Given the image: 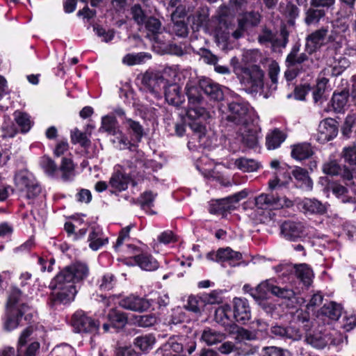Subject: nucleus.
<instances>
[{
	"label": "nucleus",
	"mask_w": 356,
	"mask_h": 356,
	"mask_svg": "<svg viewBox=\"0 0 356 356\" xmlns=\"http://www.w3.org/2000/svg\"><path fill=\"white\" fill-rule=\"evenodd\" d=\"M88 273L87 265L81 262L74 263L61 270L49 284L52 290L49 296L50 305L56 307L72 302L77 292L75 284L87 277Z\"/></svg>",
	"instance_id": "1"
},
{
	"label": "nucleus",
	"mask_w": 356,
	"mask_h": 356,
	"mask_svg": "<svg viewBox=\"0 0 356 356\" xmlns=\"http://www.w3.org/2000/svg\"><path fill=\"white\" fill-rule=\"evenodd\" d=\"M188 97V109L186 115L192 120L189 123L191 129L201 142L206 134V127L204 122L210 117L209 112L204 107V99L199 88L188 83L185 87Z\"/></svg>",
	"instance_id": "2"
},
{
	"label": "nucleus",
	"mask_w": 356,
	"mask_h": 356,
	"mask_svg": "<svg viewBox=\"0 0 356 356\" xmlns=\"http://www.w3.org/2000/svg\"><path fill=\"white\" fill-rule=\"evenodd\" d=\"M17 188L29 200L35 198L41 192V187L33 175L27 172H19L15 178Z\"/></svg>",
	"instance_id": "3"
},
{
	"label": "nucleus",
	"mask_w": 356,
	"mask_h": 356,
	"mask_svg": "<svg viewBox=\"0 0 356 356\" xmlns=\"http://www.w3.org/2000/svg\"><path fill=\"white\" fill-rule=\"evenodd\" d=\"M196 348L195 342L191 338L185 336H172L168 339L161 350L164 352L172 351L175 353H180L186 351L188 354H191Z\"/></svg>",
	"instance_id": "4"
},
{
	"label": "nucleus",
	"mask_w": 356,
	"mask_h": 356,
	"mask_svg": "<svg viewBox=\"0 0 356 356\" xmlns=\"http://www.w3.org/2000/svg\"><path fill=\"white\" fill-rule=\"evenodd\" d=\"M255 204L260 209H278L283 207H291L293 205V202L285 196L280 197L274 194L261 193L255 198Z\"/></svg>",
	"instance_id": "5"
},
{
	"label": "nucleus",
	"mask_w": 356,
	"mask_h": 356,
	"mask_svg": "<svg viewBox=\"0 0 356 356\" xmlns=\"http://www.w3.org/2000/svg\"><path fill=\"white\" fill-rule=\"evenodd\" d=\"M227 120L237 125H246L250 120L248 106L242 102H232L228 106Z\"/></svg>",
	"instance_id": "6"
},
{
	"label": "nucleus",
	"mask_w": 356,
	"mask_h": 356,
	"mask_svg": "<svg viewBox=\"0 0 356 356\" xmlns=\"http://www.w3.org/2000/svg\"><path fill=\"white\" fill-rule=\"evenodd\" d=\"M207 259L218 262L228 263L231 266H236L242 259V254L239 252L234 251L229 247L219 248L216 252H210L206 255Z\"/></svg>",
	"instance_id": "7"
},
{
	"label": "nucleus",
	"mask_w": 356,
	"mask_h": 356,
	"mask_svg": "<svg viewBox=\"0 0 356 356\" xmlns=\"http://www.w3.org/2000/svg\"><path fill=\"white\" fill-rule=\"evenodd\" d=\"M152 302V299L148 300L135 294H130L122 298L118 304L124 309L141 313L150 308Z\"/></svg>",
	"instance_id": "8"
},
{
	"label": "nucleus",
	"mask_w": 356,
	"mask_h": 356,
	"mask_svg": "<svg viewBox=\"0 0 356 356\" xmlns=\"http://www.w3.org/2000/svg\"><path fill=\"white\" fill-rule=\"evenodd\" d=\"M246 195L245 191H241L227 197L212 201L209 206V212L213 214H223L232 209L234 203L244 199Z\"/></svg>",
	"instance_id": "9"
},
{
	"label": "nucleus",
	"mask_w": 356,
	"mask_h": 356,
	"mask_svg": "<svg viewBox=\"0 0 356 356\" xmlns=\"http://www.w3.org/2000/svg\"><path fill=\"white\" fill-rule=\"evenodd\" d=\"M72 324L78 332H95L98 330L99 324L95 320L88 316L84 312L80 310L76 312L72 318Z\"/></svg>",
	"instance_id": "10"
},
{
	"label": "nucleus",
	"mask_w": 356,
	"mask_h": 356,
	"mask_svg": "<svg viewBox=\"0 0 356 356\" xmlns=\"http://www.w3.org/2000/svg\"><path fill=\"white\" fill-rule=\"evenodd\" d=\"M338 133L336 121L332 118L322 120L318 127L317 140L321 143H327L334 138Z\"/></svg>",
	"instance_id": "11"
},
{
	"label": "nucleus",
	"mask_w": 356,
	"mask_h": 356,
	"mask_svg": "<svg viewBox=\"0 0 356 356\" xmlns=\"http://www.w3.org/2000/svg\"><path fill=\"white\" fill-rule=\"evenodd\" d=\"M327 33V28L321 27L309 34L305 38V51L309 54L316 51L324 44Z\"/></svg>",
	"instance_id": "12"
},
{
	"label": "nucleus",
	"mask_w": 356,
	"mask_h": 356,
	"mask_svg": "<svg viewBox=\"0 0 356 356\" xmlns=\"http://www.w3.org/2000/svg\"><path fill=\"white\" fill-rule=\"evenodd\" d=\"M23 310L13 309H7V314L4 320L3 327L7 331H11L17 328L22 319V316L25 315L26 319L28 314L27 312L29 310V307L26 304L21 305Z\"/></svg>",
	"instance_id": "13"
},
{
	"label": "nucleus",
	"mask_w": 356,
	"mask_h": 356,
	"mask_svg": "<svg viewBox=\"0 0 356 356\" xmlns=\"http://www.w3.org/2000/svg\"><path fill=\"white\" fill-rule=\"evenodd\" d=\"M234 302V318L239 323L245 324L251 318L250 308L245 298H235Z\"/></svg>",
	"instance_id": "14"
},
{
	"label": "nucleus",
	"mask_w": 356,
	"mask_h": 356,
	"mask_svg": "<svg viewBox=\"0 0 356 356\" xmlns=\"http://www.w3.org/2000/svg\"><path fill=\"white\" fill-rule=\"evenodd\" d=\"M165 79L157 72H146L142 78V84L152 93H158L161 86L166 84Z\"/></svg>",
	"instance_id": "15"
},
{
	"label": "nucleus",
	"mask_w": 356,
	"mask_h": 356,
	"mask_svg": "<svg viewBox=\"0 0 356 356\" xmlns=\"http://www.w3.org/2000/svg\"><path fill=\"white\" fill-rule=\"evenodd\" d=\"M281 234L289 241H296L305 235V227L301 222L285 221L281 225Z\"/></svg>",
	"instance_id": "16"
},
{
	"label": "nucleus",
	"mask_w": 356,
	"mask_h": 356,
	"mask_svg": "<svg viewBox=\"0 0 356 356\" xmlns=\"http://www.w3.org/2000/svg\"><path fill=\"white\" fill-rule=\"evenodd\" d=\"M199 86L202 90L211 99L221 101L224 98L221 86L209 78H202L199 81Z\"/></svg>",
	"instance_id": "17"
},
{
	"label": "nucleus",
	"mask_w": 356,
	"mask_h": 356,
	"mask_svg": "<svg viewBox=\"0 0 356 356\" xmlns=\"http://www.w3.org/2000/svg\"><path fill=\"white\" fill-rule=\"evenodd\" d=\"M232 310L229 305H223L216 309L214 320L223 326L227 332H229L230 327L235 323L232 319Z\"/></svg>",
	"instance_id": "18"
},
{
	"label": "nucleus",
	"mask_w": 356,
	"mask_h": 356,
	"mask_svg": "<svg viewBox=\"0 0 356 356\" xmlns=\"http://www.w3.org/2000/svg\"><path fill=\"white\" fill-rule=\"evenodd\" d=\"M130 181V177L126 173L122 171L120 166L115 168L114 172L112 174L109 186L117 191H125L128 188Z\"/></svg>",
	"instance_id": "19"
},
{
	"label": "nucleus",
	"mask_w": 356,
	"mask_h": 356,
	"mask_svg": "<svg viewBox=\"0 0 356 356\" xmlns=\"http://www.w3.org/2000/svg\"><path fill=\"white\" fill-rule=\"evenodd\" d=\"M122 124L125 126L128 134H130L131 140L135 143H140L145 135L143 125L139 122L129 118H124Z\"/></svg>",
	"instance_id": "20"
},
{
	"label": "nucleus",
	"mask_w": 356,
	"mask_h": 356,
	"mask_svg": "<svg viewBox=\"0 0 356 356\" xmlns=\"http://www.w3.org/2000/svg\"><path fill=\"white\" fill-rule=\"evenodd\" d=\"M165 98L169 104L179 106L184 101V97L181 94V89L178 84L170 83L164 86Z\"/></svg>",
	"instance_id": "21"
},
{
	"label": "nucleus",
	"mask_w": 356,
	"mask_h": 356,
	"mask_svg": "<svg viewBox=\"0 0 356 356\" xmlns=\"http://www.w3.org/2000/svg\"><path fill=\"white\" fill-rule=\"evenodd\" d=\"M292 175L296 180L297 186L299 188L307 191L312 190L313 181L306 170L300 167H296L293 170Z\"/></svg>",
	"instance_id": "22"
},
{
	"label": "nucleus",
	"mask_w": 356,
	"mask_h": 356,
	"mask_svg": "<svg viewBox=\"0 0 356 356\" xmlns=\"http://www.w3.org/2000/svg\"><path fill=\"white\" fill-rule=\"evenodd\" d=\"M241 129L243 143L249 147H254L258 143L259 131L253 125H243Z\"/></svg>",
	"instance_id": "23"
},
{
	"label": "nucleus",
	"mask_w": 356,
	"mask_h": 356,
	"mask_svg": "<svg viewBox=\"0 0 356 356\" xmlns=\"http://www.w3.org/2000/svg\"><path fill=\"white\" fill-rule=\"evenodd\" d=\"M229 333L230 334H236L234 339L238 343H241L244 341H254L257 339V331L238 327L236 324L230 327Z\"/></svg>",
	"instance_id": "24"
},
{
	"label": "nucleus",
	"mask_w": 356,
	"mask_h": 356,
	"mask_svg": "<svg viewBox=\"0 0 356 356\" xmlns=\"http://www.w3.org/2000/svg\"><path fill=\"white\" fill-rule=\"evenodd\" d=\"M300 205L305 213L323 214L326 211L325 204L315 198H305Z\"/></svg>",
	"instance_id": "25"
},
{
	"label": "nucleus",
	"mask_w": 356,
	"mask_h": 356,
	"mask_svg": "<svg viewBox=\"0 0 356 356\" xmlns=\"http://www.w3.org/2000/svg\"><path fill=\"white\" fill-rule=\"evenodd\" d=\"M136 264L143 270H155L159 268V263L152 255L143 253L134 257Z\"/></svg>",
	"instance_id": "26"
},
{
	"label": "nucleus",
	"mask_w": 356,
	"mask_h": 356,
	"mask_svg": "<svg viewBox=\"0 0 356 356\" xmlns=\"http://www.w3.org/2000/svg\"><path fill=\"white\" fill-rule=\"evenodd\" d=\"M143 28L147 33V37L150 39H155L156 36L161 33L163 29L161 21L152 16L147 17L143 24L141 25V29Z\"/></svg>",
	"instance_id": "27"
},
{
	"label": "nucleus",
	"mask_w": 356,
	"mask_h": 356,
	"mask_svg": "<svg viewBox=\"0 0 356 356\" xmlns=\"http://www.w3.org/2000/svg\"><path fill=\"white\" fill-rule=\"evenodd\" d=\"M296 277L305 286H309L313 282L314 273L306 264L295 265Z\"/></svg>",
	"instance_id": "28"
},
{
	"label": "nucleus",
	"mask_w": 356,
	"mask_h": 356,
	"mask_svg": "<svg viewBox=\"0 0 356 356\" xmlns=\"http://www.w3.org/2000/svg\"><path fill=\"white\" fill-rule=\"evenodd\" d=\"M39 348L40 343L37 341L31 342L24 353H19L18 348L15 350L13 347H7L2 350L0 356H35Z\"/></svg>",
	"instance_id": "29"
},
{
	"label": "nucleus",
	"mask_w": 356,
	"mask_h": 356,
	"mask_svg": "<svg viewBox=\"0 0 356 356\" xmlns=\"http://www.w3.org/2000/svg\"><path fill=\"white\" fill-rule=\"evenodd\" d=\"M286 135L278 129L268 133L266 137V145L268 149H275L285 140Z\"/></svg>",
	"instance_id": "30"
},
{
	"label": "nucleus",
	"mask_w": 356,
	"mask_h": 356,
	"mask_svg": "<svg viewBox=\"0 0 356 356\" xmlns=\"http://www.w3.org/2000/svg\"><path fill=\"white\" fill-rule=\"evenodd\" d=\"M226 334L211 328H207L202 332L201 339L207 345L213 346L223 341Z\"/></svg>",
	"instance_id": "31"
},
{
	"label": "nucleus",
	"mask_w": 356,
	"mask_h": 356,
	"mask_svg": "<svg viewBox=\"0 0 356 356\" xmlns=\"http://www.w3.org/2000/svg\"><path fill=\"white\" fill-rule=\"evenodd\" d=\"M291 148V156L299 161L309 158L314 153L310 144L307 143L294 145Z\"/></svg>",
	"instance_id": "32"
},
{
	"label": "nucleus",
	"mask_w": 356,
	"mask_h": 356,
	"mask_svg": "<svg viewBox=\"0 0 356 356\" xmlns=\"http://www.w3.org/2000/svg\"><path fill=\"white\" fill-rule=\"evenodd\" d=\"M88 241L89 242V247L92 250H99L108 242V238H104L102 232L95 227H92L89 233Z\"/></svg>",
	"instance_id": "33"
},
{
	"label": "nucleus",
	"mask_w": 356,
	"mask_h": 356,
	"mask_svg": "<svg viewBox=\"0 0 356 356\" xmlns=\"http://www.w3.org/2000/svg\"><path fill=\"white\" fill-rule=\"evenodd\" d=\"M300 45H294L286 58L287 67H295L296 65L302 64L308 60L306 53L298 54Z\"/></svg>",
	"instance_id": "34"
},
{
	"label": "nucleus",
	"mask_w": 356,
	"mask_h": 356,
	"mask_svg": "<svg viewBox=\"0 0 356 356\" xmlns=\"http://www.w3.org/2000/svg\"><path fill=\"white\" fill-rule=\"evenodd\" d=\"M326 15L324 10L310 6L305 12V23L308 25H316Z\"/></svg>",
	"instance_id": "35"
},
{
	"label": "nucleus",
	"mask_w": 356,
	"mask_h": 356,
	"mask_svg": "<svg viewBox=\"0 0 356 356\" xmlns=\"http://www.w3.org/2000/svg\"><path fill=\"white\" fill-rule=\"evenodd\" d=\"M271 332L275 336L291 339L293 340H299L301 338L300 331L291 327H284L280 325H275L271 327Z\"/></svg>",
	"instance_id": "36"
},
{
	"label": "nucleus",
	"mask_w": 356,
	"mask_h": 356,
	"mask_svg": "<svg viewBox=\"0 0 356 356\" xmlns=\"http://www.w3.org/2000/svg\"><path fill=\"white\" fill-rule=\"evenodd\" d=\"M249 79L248 83L250 84L252 90H257L263 86V71L258 66H253L249 70Z\"/></svg>",
	"instance_id": "37"
},
{
	"label": "nucleus",
	"mask_w": 356,
	"mask_h": 356,
	"mask_svg": "<svg viewBox=\"0 0 356 356\" xmlns=\"http://www.w3.org/2000/svg\"><path fill=\"white\" fill-rule=\"evenodd\" d=\"M100 130H102L112 136H115L118 135L120 129L115 117L107 115L102 118Z\"/></svg>",
	"instance_id": "38"
},
{
	"label": "nucleus",
	"mask_w": 356,
	"mask_h": 356,
	"mask_svg": "<svg viewBox=\"0 0 356 356\" xmlns=\"http://www.w3.org/2000/svg\"><path fill=\"white\" fill-rule=\"evenodd\" d=\"M330 337L328 334L321 332L309 334L306 337L305 341L308 344L316 348L322 349L329 343Z\"/></svg>",
	"instance_id": "39"
},
{
	"label": "nucleus",
	"mask_w": 356,
	"mask_h": 356,
	"mask_svg": "<svg viewBox=\"0 0 356 356\" xmlns=\"http://www.w3.org/2000/svg\"><path fill=\"white\" fill-rule=\"evenodd\" d=\"M13 116L22 133H27L29 131L33 122L31 121L29 114L20 111H15L13 113Z\"/></svg>",
	"instance_id": "40"
},
{
	"label": "nucleus",
	"mask_w": 356,
	"mask_h": 356,
	"mask_svg": "<svg viewBox=\"0 0 356 356\" xmlns=\"http://www.w3.org/2000/svg\"><path fill=\"white\" fill-rule=\"evenodd\" d=\"M24 296L22 291L16 288L13 287L9 293L8 301H7V309H16L23 310L21 305L24 304L22 301Z\"/></svg>",
	"instance_id": "41"
},
{
	"label": "nucleus",
	"mask_w": 356,
	"mask_h": 356,
	"mask_svg": "<svg viewBox=\"0 0 356 356\" xmlns=\"http://www.w3.org/2000/svg\"><path fill=\"white\" fill-rule=\"evenodd\" d=\"M321 313L332 320H338L342 314V307L340 304L330 302L321 309Z\"/></svg>",
	"instance_id": "42"
},
{
	"label": "nucleus",
	"mask_w": 356,
	"mask_h": 356,
	"mask_svg": "<svg viewBox=\"0 0 356 356\" xmlns=\"http://www.w3.org/2000/svg\"><path fill=\"white\" fill-rule=\"evenodd\" d=\"M60 170L61 171V177L63 181H68L72 180L75 175L74 165L72 160L70 158H63Z\"/></svg>",
	"instance_id": "43"
},
{
	"label": "nucleus",
	"mask_w": 356,
	"mask_h": 356,
	"mask_svg": "<svg viewBox=\"0 0 356 356\" xmlns=\"http://www.w3.org/2000/svg\"><path fill=\"white\" fill-rule=\"evenodd\" d=\"M349 95L347 91H341L338 93H334L332 97V106L334 111L340 113L344 110L347 106Z\"/></svg>",
	"instance_id": "44"
},
{
	"label": "nucleus",
	"mask_w": 356,
	"mask_h": 356,
	"mask_svg": "<svg viewBox=\"0 0 356 356\" xmlns=\"http://www.w3.org/2000/svg\"><path fill=\"white\" fill-rule=\"evenodd\" d=\"M275 286L271 283L270 280H266L261 282L255 289H251V296L254 299H263L266 298L267 293L270 291L273 293V289Z\"/></svg>",
	"instance_id": "45"
},
{
	"label": "nucleus",
	"mask_w": 356,
	"mask_h": 356,
	"mask_svg": "<svg viewBox=\"0 0 356 356\" xmlns=\"http://www.w3.org/2000/svg\"><path fill=\"white\" fill-rule=\"evenodd\" d=\"M115 138L113 140V143L115 145V147L119 149H129L133 151L136 148V143L134 141L129 140L128 137L121 130L119 131L118 135L114 136Z\"/></svg>",
	"instance_id": "46"
},
{
	"label": "nucleus",
	"mask_w": 356,
	"mask_h": 356,
	"mask_svg": "<svg viewBox=\"0 0 356 356\" xmlns=\"http://www.w3.org/2000/svg\"><path fill=\"white\" fill-rule=\"evenodd\" d=\"M156 342L154 336L152 334L137 337L134 339V345L142 351H148L153 348Z\"/></svg>",
	"instance_id": "47"
},
{
	"label": "nucleus",
	"mask_w": 356,
	"mask_h": 356,
	"mask_svg": "<svg viewBox=\"0 0 356 356\" xmlns=\"http://www.w3.org/2000/svg\"><path fill=\"white\" fill-rule=\"evenodd\" d=\"M235 165L238 169L249 172L257 171L261 167V164L257 161L247 158L236 159Z\"/></svg>",
	"instance_id": "48"
},
{
	"label": "nucleus",
	"mask_w": 356,
	"mask_h": 356,
	"mask_svg": "<svg viewBox=\"0 0 356 356\" xmlns=\"http://www.w3.org/2000/svg\"><path fill=\"white\" fill-rule=\"evenodd\" d=\"M108 319L114 327L124 326L127 322L125 314L116 309H111L109 311Z\"/></svg>",
	"instance_id": "49"
},
{
	"label": "nucleus",
	"mask_w": 356,
	"mask_h": 356,
	"mask_svg": "<svg viewBox=\"0 0 356 356\" xmlns=\"http://www.w3.org/2000/svg\"><path fill=\"white\" fill-rule=\"evenodd\" d=\"M341 158L344 163L349 166H356V146L344 147L341 153Z\"/></svg>",
	"instance_id": "50"
},
{
	"label": "nucleus",
	"mask_w": 356,
	"mask_h": 356,
	"mask_svg": "<svg viewBox=\"0 0 356 356\" xmlns=\"http://www.w3.org/2000/svg\"><path fill=\"white\" fill-rule=\"evenodd\" d=\"M356 128V113L348 114L341 127L342 135L349 138L354 129Z\"/></svg>",
	"instance_id": "51"
},
{
	"label": "nucleus",
	"mask_w": 356,
	"mask_h": 356,
	"mask_svg": "<svg viewBox=\"0 0 356 356\" xmlns=\"http://www.w3.org/2000/svg\"><path fill=\"white\" fill-rule=\"evenodd\" d=\"M185 307L188 311L195 314H200L204 307V303L200 296H190L188 298Z\"/></svg>",
	"instance_id": "52"
},
{
	"label": "nucleus",
	"mask_w": 356,
	"mask_h": 356,
	"mask_svg": "<svg viewBox=\"0 0 356 356\" xmlns=\"http://www.w3.org/2000/svg\"><path fill=\"white\" fill-rule=\"evenodd\" d=\"M329 80L325 77L318 79L315 88L313 89L312 95L315 102H317L323 97Z\"/></svg>",
	"instance_id": "53"
},
{
	"label": "nucleus",
	"mask_w": 356,
	"mask_h": 356,
	"mask_svg": "<svg viewBox=\"0 0 356 356\" xmlns=\"http://www.w3.org/2000/svg\"><path fill=\"white\" fill-rule=\"evenodd\" d=\"M322 170L325 174L330 176L337 175L341 171V166L336 160H329L325 162Z\"/></svg>",
	"instance_id": "54"
},
{
	"label": "nucleus",
	"mask_w": 356,
	"mask_h": 356,
	"mask_svg": "<svg viewBox=\"0 0 356 356\" xmlns=\"http://www.w3.org/2000/svg\"><path fill=\"white\" fill-rule=\"evenodd\" d=\"M116 280L111 273L104 275L99 281V287L102 291H109L115 285Z\"/></svg>",
	"instance_id": "55"
},
{
	"label": "nucleus",
	"mask_w": 356,
	"mask_h": 356,
	"mask_svg": "<svg viewBox=\"0 0 356 356\" xmlns=\"http://www.w3.org/2000/svg\"><path fill=\"white\" fill-rule=\"evenodd\" d=\"M40 165L49 176H53L58 170L56 163L49 156L41 158Z\"/></svg>",
	"instance_id": "56"
},
{
	"label": "nucleus",
	"mask_w": 356,
	"mask_h": 356,
	"mask_svg": "<svg viewBox=\"0 0 356 356\" xmlns=\"http://www.w3.org/2000/svg\"><path fill=\"white\" fill-rule=\"evenodd\" d=\"M131 14L134 22L141 26L147 18L144 10L139 4H135L131 8Z\"/></svg>",
	"instance_id": "57"
},
{
	"label": "nucleus",
	"mask_w": 356,
	"mask_h": 356,
	"mask_svg": "<svg viewBox=\"0 0 356 356\" xmlns=\"http://www.w3.org/2000/svg\"><path fill=\"white\" fill-rule=\"evenodd\" d=\"M33 328L32 327H28L23 330L18 341L17 348H19V353L26 352V343L30 340L31 336L33 334Z\"/></svg>",
	"instance_id": "58"
},
{
	"label": "nucleus",
	"mask_w": 356,
	"mask_h": 356,
	"mask_svg": "<svg viewBox=\"0 0 356 356\" xmlns=\"http://www.w3.org/2000/svg\"><path fill=\"white\" fill-rule=\"evenodd\" d=\"M258 350L256 346L248 343H241L236 346L235 356H250L254 354Z\"/></svg>",
	"instance_id": "59"
},
{
	"label": "nucleus",
	"mask_w": 356,
	"mask_h": 356,
	"mask_svg": "<svg viewBox=\"0 0 356 356\" xmlns=\"http://www.w3.org/2000/svg\"><path fill=\"white\" fill-rule=\"evenodd\" d=\"M243 21V24L247 26H257L261 20V15L258 12L251 11L245 13L240 19Z\"/></svg>",
	"instance_id": "60"
},
{
	"label": "nucleus",
	"mask_w": 356,
	"mask_h": 356,
	"mask_svg": "<svg viewBox=\"0 0 356 356\" xmlns=\"http://www.w3.org/2000/svg\"><path fill=\"white\" fill-rule=\"evenodd\" d=\"M201 298L204 306L206 305L218 304L222 301L220 293L216 291H213L210 293H204L201 294Z\"/></svg>",
	"instance_id": "61"
},
{
	"label": "nucleus",
	"mask_w": 356,
	"mask_h": 356,
	"mask_svg": "<svg viewBox=\"0 0 356 356\" xmlns=\"http://www.w3.org/2000/svg\"><path fill=\"white\" fill-rule=\"evenodd\" d=\"M144 57L143 53L128 54L123 57L122 63L129 66L139 65L143 62Z\"/></svg>",
	"instance_id": "62"
},
{
	"label": "nucleus",
	"mask_w": 356,
	"mask_h": 356,
	"mask_svg": "<svg viewBox=\"0 0 356 356\" xmlns=\"http://www.w3.org/2000/svg\"><path fill=\"white\" fill-rule=\"evenodd\" d=\"M135 321L138 326L147 327L156 323V317L154 314L143 315L136 317Z\"/></svg>",
	"instance_id": "63"
},
{
	"label": "nucleus",
	"mask_w": 356,
	"mask_h": 356,
	"mask_svg": "<svg viewBox=\"0 0 356 356\" xmlns=\"http://www.w3.org/2000/svg\"><path fill=\"white\" fill-rule=\"evenodd\" d=\"M263 356H291V355L290 353L286 350L270 346L264 349Z\"/></svg>",
	"instance_id": "64"
}]
</instances>
